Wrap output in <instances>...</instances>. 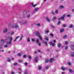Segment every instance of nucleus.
I'll use <instances>...</instances> for the list:
<instances>
[{
	"mask_svg": "<svg viewBox=\"0 0 74 74\" xmlns=\"http://www.w3.org/2000/svg\"><path fill=\"white\" fill-rule=\"evenodd\" d=\"M8 38H9L10 41L9 42H7L6 43V45L4 46V48H7L12 43V37H10V38L9 37H8Z\"/></svg>",
	"mask_w": 74,
	"mask_h": 74,
	"instance_id": "f257e3e1",
	"label": "nucleus"
},
{
	"mask_svg": "<svg viewBox=\"0 0 74 74\" xmlns=\"http://www.w3.org/2000/svg\"><path fill=\"white\" fill-rule=\"evenodd\" d=\"M53 43H52V42H50V45H51L52 46H53L54 47L55 45V42H56V40H54L53 41Z\"/></svg>",
	"mask_w": 74,
	"mask_h": 74,
	"instance_id": "f03ea898",
	"label": "nucleus"
},
{
	"mask_svg": "<svg viewBox=\"0 0 74 74\" xmlns=\"http://www.w3.org/2000/svg\"><path fill=\"white\" fill-rule=\"evenodd\" d=\"M64 17H65V14H64L62 16L59 18L58 19V20H60V19H61V20L63 21V20L64 19Z\"/></svg>",
	"mask_w": 74,
	"mask_h": 74,
	"instance_id": "7ed1b4c3",
	"label": "nucleus"
},
{
	"mask_svg": "<svg viewBox=\"0 0 74 74\" xmlns=\"http://www.w3.org/2000/svg\"><path fill=\"white\" fill-rule=\"evenodd\" d=\"M18 22L23 24H27V21H23L19 22Z\"/></svg>",
	"mask_w": 74,
	"mask_h": 74,
	"instance_id": "20e7f679",
	"label": "nucleus"
},
{
	"mask_svg": "<svg viewBox=\"0 0 74 74\" xmlns=\"http://www.w3.org/2000/svg\"><path fill=\"white\" fill-rule=\"evenodd\" d=\"M71 49L73 50H74V45L73 44H72L71 45Z\"/></svg>",
	"mask_w": 74,
	"mask_h": 74,
	"instance_id": "39448f33",
	"label": "nucleus"
},
{
	"mask_svg": "<svg viewBox=\"0 0 74 74\" xmlns=\"http://www.w3.org/2000/svg\"><path fill=\"white\" fill-rule=\"evenodd\" d=\"M38 57H37L35 58V63H37L38 62Z\"/></svg>",
	"mask_w": 74,
	"mask_h": 74,
	"instance_id": "423d86ee",
	"label": "nucleus"
},
{
	"mask_svg": "<svg viewBox=\"0 0 74 74\" xmlns=\"http://www.w3.org/2000/svg\"><path fill=\"white\" fill-rule=\"evenodd\" d=\"M12 27H15L16 29H17L18 27V24H16L14 25V26H13Z\"/></svg>",
	"mask_w": 74,
	"mask_h": 74,
	"instance_id": "0eeeda50",
	"label": "nucleus"
},
{
	"mask_svg": "<svg viewBox=\"0 0 74 74\" xmlns=\"http://www.w3.org/2000/svg\"><path fill=\"white\" fill-rule=\"evenodd\" d=\"M36 34L37 36L39 37V36H40V33L38 32H36Z\"/></svg>",
	"mask_w": 74,
	"mask_h": 74,
	"instance_id": "6e6552de",
	"label": "nucleus"
},
{
	"mask_svg": "<svg viewBox=\"0 0 74 74\" xmlns=\"http://www.w3.org/2000/svg\"><path fill=\"white\" fill-rule=\"evenodd\" d=\"M7 32V29L6 28L3 30V33H5Z\"/></svg>",
	"mask_w": 74,
	"mask_h": 74,
	"instance_id": "1a4fd4ad",
	"label": "nucleus"
},
{
	"mask_svg": "<svg viewBox=\"0 0 74 74\" xmlns=\"http://www.w3.org/2000/svg\"><path fill=\"white\" fill-rule=\"evenodd\" d=\"M31 4L32 6H33L34 7H35V6L37 5V4L34 5L33 3H31Z\"/></svg>",
	"mask_w": 74,
	"mask_h": 74,
	"instance_id": "9d476101",
	"label": "nucleus"
},
{
	"mask_svg": "<svg viewBox=\"0 0 74 74\" xmlns=\"http://www.w3.org/2000/svg\"><path fill=\"white\" fill-rule=\"evenodd\" d=\"M42 43L43 44H45L47 46V42L45 41H42Z\"/></svg>",
	"mask_w": 74,
	"mask_h": 74,
	"instance_id": "9b49d317",
	"label": "nucleus"
},
{
	"mask_svg": "<svg viewBox=\"0 0 74 74\" xmlns=\"http://www.w3.org/2000/svg\"><path fill=\"white\" fill-rule=\"evenodd\" d=\"M19 38V36H17L16 38L14 40V41H16V40H17Z\"/></svg>",
	"mask_w": 74,
	"mask_h": 74,
	"instance_id": "f8f14e48",
	"label": "nucleus"
},
{
	"mask_svg": "<svg viewBox=\"0 0 74 74\" xmlns=\"http://www.w3.org/2000/svg\"><path fill=\"white\" fill-rule=\"evenodd\" d=\"M64 31V29H60V33H62V32H63Z\"/></svg>",
	"mask_w": 74,
	"mask_h": 74,
	"instance_id": "ddd939ff",
	"label": "nucleus"
},
{
	"mask_svg": "<svg viewBox=\"0 0 74 74\" xmlns=\"http://www.w3.org/2000/svg\"><path fill=\"white\" fill-rule=\"evenodd\" d=\"M46 19L47 21H48V22H50V19H49V18L47 17L46 18Z\"/></svg>",
	"mask_w": 74,
	"mask_h": 74,
	"instance_id": "4468645a",
	"label": "nucleus"
},
{
	"mask_svg": "<svg viewBox=\"0 0 74 74\" xmlns=\"http://www.w3.org/2000/svg\"><path fill=\"white\" fill-rule=\"evenodd\" d=\"M54 60V59L53 58H51L50 60V62H53V61Z\"/></svg>",
	"mask_w": 74,
	"mask_h": 74,
	"instance_id": "2eb2a0df",
	"label": "nucleus"
},
{
	"mask_svg": "<svg viewBox=\"0 0 74 74\" xmlns=\"http://www.w3.org/2000/svg\"><path fill=\"white\" fill-rule=\"evenodd\" d=\"M64 8V6L62 5H60V9H62Z\"/></svg>",
	"mask_w": 74,
	"mask_h": 74,
	"instance_id": "dca6fc26",
	"label": "nucleus"
},
{
	"mask_svg": "<svg viewBox=\"0 0 74 74\" xmlns=\"http://www.w3.org/2000/svg\"><path fill=\"white\" fill-rule=\"evenodd\" d=\"M39 10V9L38 8H35V12L37 11H38Z\"/></svg>",
	"mask_w": 74,
	"mask_h": 74,
	"instance_id": "f3484780",
	"label": "nucleus"
},
{
	"mask_svg": "<svg viewBox=\"0 0 74 74\" xmlns=\"http://www.w3.org/2000/svg\"><path fill=\"white\" fill-rule=\"evenodd\" d=\"M61 44H60V43H58V48H60V47H61Z\"/></svg>",
	"mask_w": 74,
	"mask_h": 74,
	"instance_id": "a211bd4d",
	"label": "nucleus"
},
{
	"mask_svg": "<svg viewBox=\"0 0 74 74\" xmlns=\"http://www.w3.org/2000/svg\"><path fill=\"white\" fill-rule=\"evenodd\" d=\"M55 12L56 14H58V10H56Z\"/></svg>",
	"mask_w": 74,
	"mask_h": 74,
	"instance_id": "6ab92c4d",
	"label": "nucleus"
},
{
	"mask_svg": "<svg viewBox=\"0 0 74 74\" xmlns=\"http://www.w3.org/2000/svg\"><path fill=\"white\" fill-rule=\"evenodd\" d=\"M56 19V17L55 16H54L52 20L53 21H55V20Z\"/></svg>",
	"mask_w": 74,
	"mask_h": 74,
	"instance_id": "aec40b11",
	"label": "nucleus"
},
{
	"mask_svg": "<svg viewBox=\"0 0 74 74\" xmlns=\"http://www.w3.org/2000/svg\"><path fill=\"white\" fill-rule=\"evenodd\" d=\"M27 42H30V38L29 37H28L27 38Z\"/></svg>",
	"mask_w": 74,
	"mask_h": 74,
	"instance_id": "412c9836",
	"label": "nucleus"
},
{
	"mask_svg": "<svg viewBox=\"0 0 74 74\" xmlns=\"http://www.w3.org/2000/svg\"><path fill=\"white\" fill-rule=\"evenodd\" d=\"M30 14H28V15H27V18H30Z\"/></svg>",
	"mask_w": 74,
	"mask_h": 74,
	"instance_id": "4be33fe9",
	"label": "nucleus"
},
{
	"mask_svg": "<svg viewBox=\"0 0 74 74\" xmlns=\"http://www.w3.org/2000/svg\"><path fill=\"white\" fill-rule=\"evenodd\" d=\"M45 40H46L47 41H48L49 40H48V37H47V36H46V37H45Z\"/></svg>",
	"mask_w": 74,
	"mask_h": 74,
	"instance_id": "5701e85b",
	"label": "nucleus"
},
{
	"mask_svg": "<svg viewBox=\"0 0 74 74\" xmlns=\"http://www.w3.org/2000/svg\"><path fill=\"white\" fill-rule=\"evenodd\" d=\"M69 72H70V73H73V71H72V70H71V69H69Z\"/></svg>",
	"mask_w": 74,
	"mask_h": 74,
	"instance_id": "b1692460",
	"label": "nucleus"
},
{
	"mask_svg": "<svg viewBox=\"0 0 74 74\" xmlns=\"http://www.w3.org/2000/svg\"><path fill=\"white\" fill-rule=\"evenodd\" d=\"M36 43H37V44H38V43H39V40H38V39H37V40H36Z\"/></svg>",
	"mask_w": 74,
	"mask_h": 74,
	"instance_id": "393cba45",
	"label": "nucleus"
},
{
	"mask_svg": "<svg viewBox=\"0 0 74 74\" xmlns=\"http://www.w3.org/2000/svg\"><path fill=\"white\" fill-rule=\"evenodd\" d=\"M7 61L9 62H11V60H10V58H8V59Z\"/></svg>",
	"mask_w": 74,
	"mask_h": 74,
	"instance_id": "a878e982",
	"label": "nucleus"
},
{
	"mask_svg": "<svg viewBox=\"0 0 74 74\" xmlns=\"http://www.w3.org/2000/svg\"><path fill=\"white\" fill-rule=\"evenodd\" d=\"M39 38L40 40H42V38H41V36H39Z\"/></svg>",
	"mask_w": 74,
	"mask_h": 74,
	"instance_id": "bb28decb",
	"label": "nucleus"
},
{
	"mask_svg": "<svg viewBox=\"0 0 74 74\" xmlns=\"http://www.w3.org/2000/svg\"><path fill=\"white\" fill-rule=\"evenodd\" d=\"M50 36L51 37H53V34H52L51 33L50 34Z\"/></svg>",
	"mask_w": 74,
	"mask_h": 74,
	"instance_id": "cd10ccee",
	"label": "nucleus"
},
{
	"mask_svg": "<svg viewBox=\"0 0 74 74\" xmlns=\"http://www.w3.org/2000/svg\"><path fill=\"white\" fill-rule=\"evenodd\" d=\"M46 69H49V66H46L45 67Z\"/></svg>",
	"mask_w": 74,
	"mask_h": 74,
	"instance_id": "c85d7f7f",
	"label": "nucleus"
},
{
	"mask_svg": "<svg viewBox=\"0 0 74 74\" xmlns=\"http://www.w3.org/2000/svg\"><path fill=\"white\" fill-rule=\"evenodd\" d=\"M67 37V35H65L63 37V38H66Z\"/></svg>",
	"mask_w": 74,
	"mask_h": 74,
	"instance_id": "c756f323",
	"label": "nucleus"
},
{
	"mask_svg": "<svg viewBox=\"0 0 74 74\" xmlns=\"http://www.w3.org/2000/svg\"><path fill=\"white\" fill-rule=\"evenodd\" d=\"M28 58H29V59H31V58H32V57H31V56H30L29 55L28 56Z\"/></svg>",
	"mask_w": 74,
	"mask_h": 74,
	"instance_id": "7c9ffc66",
	"label": "nucleus"
},
{
	"mask_svg": "<svg viewBox=\"0 0 74 74\" xmlns=\"http://www.w3.org/2000/svg\"><path fill=\"white\" fill-rule=\"evenodd\" d=\"M38 69L39 70H41V66H39L38 67Z\"/></svg>",
	"mask_w": 74,
	"mask_h": 74,
	"instance_id": "2f4dec72",
	"label": "nucleus"
},
{
	"mask_svg": "<svg viewBox=\"0 0 74 74\" xmlns=\"http://www.w3.org/2000/svg\"><path fill=\"white\" fill-rule=\"evenodd\" d=\"M69 27H70V28L73 27V25H71L69 26Z\"/></svg>",
	"mask_w": 74,
	"mask_h": 74,
	"instance_id": "473e14b6",
	"label": "nucleus"
},
{
	"mask_svg": "<svg viewBox=\"0 0 74 74\" xmlns=\"http://www.w3.org/2000/svg\"><path fill=\"white\" fill-rule=\"evenodd\" d=\"M51 14H52V15H55V13H54L53 12H51Z\"/></svg>",
	"mask_w": 74,
	"mask_h": 74,
	"instance_id": "72a5a7b5",
	"label": "nucleus"
},
{
	"mask_svg": "<svg viewBox=\"0 0 74 74\" xmlns=\"http://www.w3.org/2000/svg\"><path fill=\"white\" fill-rule=\"evenodd\" d=\"M17 63H14L13 64L14 66H16V65H17Z\"/></svg>",
	"mask_w": 74,
	"mask_h": 74,
	"instance_id": "f704fd0d",
	"label": "nucleus"
},
{
	"mask_svg": "<svg viewBox=\"0 0 74 74\" xmlns=\"http://www.w3.org/2000/svg\"><path fill=\"white\" fill-rule=\"evenodd\" d=\"M38 46H41V43L40 42H39L38 43Z\"/></svg>",
	"mask_w": 74,
	"mask_h": 74,
	"instance_id": "c9c22d12",
	"label": "nucleus"
},
{
	"mask_svg": "<svg viewBox=\"0 0 74 74\" xmlns=\"http://www.w3.org/2000/svg\"><path fill=\"white\" fill-rule=\"evenodd\" d=\"M62 70L63 71H64V70H65V69H64V68L63 67H62L61 68Z\"/></svg>",
	"mask_w": 74,
	"mask_h": 74,
	"instance_id": "e433bc0d",
	"label": "nucleus"
},
{
	"mask_svg": "<svg viewBox=\"0 0 74 74\" xmlns=\"http://www.w3.org/2000/svg\"><path fill=\"white\" fill-rule=\"evenodd\" d=\"M18 62H20L21 63L22 62V60H18Z\"/></svg>",
	"mask_w": 74,
	"mask_h": 74,
	"instance_id": "4c0bfd02",
	"label": "nucleus"
},
{
	"mask_svg": "<svg viewBox=\"0 0 74 74\" xmlns=\"http://www.w3.org/2000/svg\"><path fill=\"white\" fill-rule=\"evenodd\" d=\"M48 60L46 59L45 60V62L46 63H48Z\"/></svg>",
	"mask_w": 74,
	"mask_h": 74,
	"instance_id": "58836bf2",
	"label": "nucleus"
},
{
	"mask_svg": "<svg viewBox=\"0 0 74 74\" xmlns=\"http://www.w3.org/2000/svg\"><path fill=\"white\" fill-rule=\"evenodd\" d=\"M17 55L19 56H21V53H18Z\"/></svg>",
	"mask_w": 74,
	"mask_h": 74,
	"instance_id": "ea45409f",
	"label": "nucleus"
},
{
	"mask_svg": "<svg viewBox=\"0 0 74 74\" xmlns=\"http://www.w3.org/2000/svg\"><path fill=\"white\" fill-rule=\"evenodd\" d=\"M65 43L66 45H67V44H68V42H67V41H66L65 42Z\"/></svg>",
	"mask_w": 74,
	"mask_h": 74,
	"instance_id": "a19ab883",
	"label": "nucleus"
},
{
	"mask_svg": "<svg viewBox=\"0 0 74 74\" xmlns=\"http://www.w3.org/2000/svg\"><path fill=\"white\" fill-rule=\"evenodd\" d=\"M23 38V36H22V35H21V36L20 38V41H21V40L22 38Z\"/></svg>",
	"mask_w": 74,
	"mask_h": 74,
	"instance_id": "79ce46f5",
	"label": "nucleus"
},
{
	"mask_svg": "<svg viewBox=\"0 0 74 74\" xmlns=\"http://www.w3.org/2000/svg\"><path fill=\"white\" fill-rule=\"evenodd\" d=\"M1 41L3 42H4V40L3 39H2L1 40Z\"/></svg>",
	"mask_w": 74,
	"mask_h": 74,
	"instance_id": "37998d69",
	"label": "nucleus"
},
{
	"mask_svg": "<svg viewBox=\"0 0 74 74\" xmlns=\"http://www.w3.org/2000/svg\"><path fill=\"white\" fill-rule=\"evenodd\" d=\"M68 48V47L67 46H65V49H67Z\"/></svg>",
	"mask_w": 74,
	"mask_h": 74,
	"instance_id": "c03bdc74",
	"label": "nucleus"
},
{
	"mask_svg": "<svg viewBox=\"0 0 74 74\" xmlns=\"http://www.w3.org/2000/svg\"><path fill=\"white\" fill-rule=\"evenodd\" d=\"M60 23V21H59L58 22V25H59Z\"/></svg>",
	"mask_w": 74,
	"mask_h": 74,
	"instance_id": "a18cd8bd",
	"label": "nucleus"
},
{
	"mask_svg": "<svg viewBox=\"0 0 74 74\" xmlns=\"http://www.w3.org/2000/svg\"><path fill=\"white\" fill-rule=\"evenodd\" d=\"M66 27V24H64L63 25V27Z\"/></svg>",
	"mask_w": 74,
	"mask_h": 74,
	"instance_id": "49530a36",
	"label": "nucleus"
},
{
	"mask_svg": "<svg viewBox=\"0 0 74 74\" xmlns=\"http://www.w3.org/2000/svg\"><path fill=\"white\" fill-rule=\"evenodd\" d=\"M32 41H35V39H32Z\"/></svg>",
	"mask_w": 74,
	"mask_h": 74,
	"instance_id": "de8ad7c7",
	"label": "nucleus"
},
{
	"mask_svg": "<svg viewBox=\"0 0 74 74\" xmlns=\"http://www.w3.org/2000/svg\"><path fill=\"white\" fill-rule=\"evenodd\" d=\"M28 73H27V71H25V74H27Z\"/></svg>",
	"mask_w": 74,
	"mask_h": 74,
	"instance_id": "09e8293b",
	"label": "nucleus"
},
{
	"mask_svg": "<svg viewBox=\"0 0 74 74\" xmlns=\"http://www.w3.org/2000/svg\"><path fill=\"white\" fill-rule=\"evenodd\" d=\"M68 65H69V66H70V65H71V63H70V62H68Z\"/></svg>",
	"mask_w": 74,
	"mask_h": 74,
	"instance_id": "8fccbe9b",
	"label": "nucleus"
},
{
	"mask_svg": "<svg viewBox=\"0 0 74 74\" xmlns=\"http://www.w3.org/2000/svg\"><path fill=\"white\" fill-rule=\"evenodd\" d=\"M19 70L20 71V72H22V70L21 69V68H19Z\"/></svg>",
	"mask_w": 74,
	"mask_h": 74,
	"instance_id": "3c124183",
	"label": "nucleus"
},
{
	"mask_svg": "<svg viewBox=\"0 0 74 74\" xmlns=\"http://www.w3.org/2000/svg\"><path fill=\"white\" fill-rule=\"evenodd\" d=\"M26 56L25 55H24L23 56V58H26Z\"/></svg>",
	"mask_w": 74,
	"mask_h": 74,
	"instance_id": "603ef678",
	"label": "nucleus"
},
{
	"mask_svg": "<svg viewBox=\"0 0 74 74\" xmlns=\"http://www.w3.org/2000/svg\"><path fill=\"white\" fill-rule=\"evenodd\" d=\"M70 14H68L67 15V17H70Z\"/></svg>",
	"mask_w": 74,
	"mask_h": 74,
	"instance_id": "864d4df0",
	"label": "nucleus"
},
{
	"mask_svg": "<svg viewBox=\"0 0 74 74\" xmlns=\"http://www.w3.org/2000/svg\"><path fill=\"white\" fill-rule=\"evenodd\" d=\"M14 34V32H12L10 34V35L11 36L12 35V34Z\"/></svg>",
	"mask_w": 74,
	"mask_h": 74,
	"instance_id": "5fc2aeb1",
	"label": "nucleus"
},
{
	"mask_svg": "<svg viewBox=\"0 0 74 74\" xmlns=\"http://www.w3.org/2000/svg\"><path fill=\"white\" fill-rule=\"evenodd\" d=\"M37 26H40V24L39 23L37 24Z\"/></svg>",
	"mask_w": 74,
	"mask_h": 74,
	"instance_id": "6e6d98bb",
	"label": "nucleus"
},
{
	"mask_svg": "<svg viewBox=\"0 0 74 74\" xmlns=\"http://www.w3.org/2000/svg\"><path fill=\"white\" fill-rule=\"evenodd\" d=\"M71 56H72V57H74V55L73 54H71Z\"/></svg>",
	"mask_w": 74,
	"mask_h": 74,
	"instance_id": "4d7b16f0",
	"label": "nucleus"
},
{
	"mask_svg": "<svg viewBox=\"0 0 74 74\" xmlns=\"http://www.w3.org/2000/svg\"><path fill=\"white\" fill-rule=\"evenodd\" d=\"M25 66H27V63L26 62L25 63Z\"/></svg>",
	"mask_w": 74,
	"mask_h": 74,
	"instance_id": "13d9d810",
	"label": "nucleus"
},
{
	"mask_svg": "<svg viewBox=\"0 0 74 74\" xmlns=\"http://www.w3.org/2000/svg\"><path fill=\"white\" fill-rule=\"evenodd\" d=\"M49 32V31H48V30H47L46 32V33H48Z\"/></svg>",
	"mask_w": 74,
	"mask_h": 74,
	"instance_id": "bf43d9fd",
	"label": "nucleus"
},
{
	"mask_svg": "<svg viewBox=\"0 0 74 74\" xmlns=\"http://www.w3.org/2000/svg\"><path fill=\"white\" fill-rule=\"evenodd\" d=\"M51 26L53 28H54V26H53V25H51Z\"/></svg>",
	"mask_w": 74,
	"mask_h": 74,
	"instance_id": "052dcab7",
	"label": "nucleus"
},
{
	"mask_svg": "<svg viewBox=\"0 0 74 74\" xmlns=\"http://www.w3.org/2000/svg\"><path fill=\"white\" fill-rule=\"evenodd\" d=\"M65 74V73H64V72H62V74Z\"/></svg>",
	"mask_w": 74,
	"mask_h": 74,
	"instance_id": "680f3d73",
	"label": "nucleus"
},
{
	"mask_svg": "<svg viewBox=\"0 0 74 74\" xmlns=\"http://www.w3.org/2000/svg\"><path fill=\"white\" fill-rule=\"evenodd\" d=\"M47 52H49V49H47Z\"/></svg>",
	"mask_w": 74,
	"mask_h": 74,
	"instance_id": "e2e57ef3",
	"label": "nucleus"
},
{
	"mask_svg": "<svg viewBox=\"0 0 74 74\" xmlns=\"http://www.w3.org/2000/svg\"><path fill=\"white\" fill-rule=\"evenodd\" d=\"M11 74H14V72H11Z\"/></svg>",
	"mask_w": 74,
	"mask_h": 74,
	"instance_id": "0e129e2a",
	"label": "nucleus"
},
{
	"mask_svg": "<svg viewBox=\"0 0 74 74\" xmlns=\"http://www.w3.org/2000/svg\"><path fill=\"white\" fill-rule=\"evenodd\" d=\"M37 53V51H35V52H34V54H36V53Z\"/></svg>",
	"mask_w": 74,
	"mask_h": 74,
	"instance_id": "69168bd1",
	"label": "nucleus"
},
{
	"mask_svg": "<svg viewBox=\"0 0 74 74\" xmlns=\"http://www.w3.org/2000/svg\"><path fill=\"white\" fill-rule=\"evenodd\" d=\"M43 72H45V70L44 69L43 70Z\"/></svg>",
	"mask_w": 74,
	"mask_h": 74,
	"instance_id": "338daca9",
	"label": "nucleus"
},
{
	"mask_svg": "<svg viewBox=\"0 0 74 74\" xmlns=\"http://www.w3.org/2000/svg\"><path fill=\"white\" fill-rule=\"evenodd\" d=\"M18 73H19V74H21V72H18Z\"/></svg>",
	"mask_w": 74,
	"mask_h": 74,
	"instance_id": "774afa93",
	"label": "nucleus"
}]
</instances>
